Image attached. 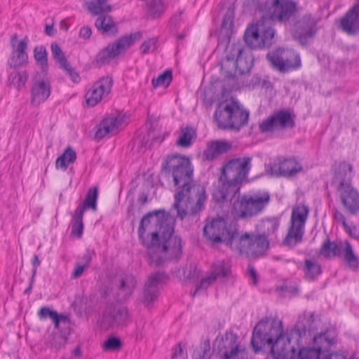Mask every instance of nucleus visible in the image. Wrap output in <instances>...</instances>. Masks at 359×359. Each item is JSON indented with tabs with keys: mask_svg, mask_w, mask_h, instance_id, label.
Returning <instances> with one entry per match:
<instances>
[{
	"mask_svg": "<svg viewBox=\"0 0 359 359\" xmlns=\"http://www.w3.org/2000/svg\"><path fill=\"white\" fill-rule=\"evenodd\" d=\"M252 158L244 156L225 162L219 177V186L213 191L217 202L231 201L240 193L251 169ZM271 195L267 191H257L238 195L232 204L231 214L236 219H250L262 214L269 206Z\"/></svg>",
	"mask_w": 359,
	"mask_h": 359,
	"instance_id": "1",
	"label": "nucleus"
},
{
	"mask_svg": "<svg viewBox=\"0 0 359 359\" xmlns=\"http://www.w3.org/2000/svg\"><path fill=\"white\" fill-rule=\"evenodd\" d=\"M174 219L164 210L148 212L138 228L141 243L147 248L150 265L160 266L167 260L178 259L182 252V241L174 236Z\"/></svg>",
	"mask_w": 359,
	"mask_h": 359,
	"instance_id": "2",
	"label": "nucleus"
},
{
	"mask_svg": "<svg viewBox=\"0 0 359 359\" xmlns=\"http://www.w3.org/2000/svg\"><path fill=\"white\" fill-rule=\"evenodd\" d=\"M306 331V326L300 322L284 332L282 321L262 320L254 328L251 345L256 353L266 344L270 345L273 359H294L297 348Z\"/></svg>",
	"mask_w": 359,
	"mask_h": 359,
	"instance_id": "3",
	"label": "nucleus"
},
{
	"mask_svg": "<svg viewBox=\"0 0 359 359\" xmlns=\"http://www.w3.org/2000/svg\"><path fill=\"white\" fill-rule=\"evenodd\" d=\"M253 66V58L250 50L242 42L231 43L226 46L225 57L221 62V70L226 77L233 78L236 73H248Z\"/></svg>",
	"mask_w": 359,
	"mask_h": 359,
	"instance_id": "4",
	"label": "nucleus"
},
{
	"mask_svg": "<svg viewBox=\"0 0 359 359\" xmlns=\"http://www.w3.org/2000/svg\"><path fill=\"white\" fill-rule=\"evenodd\" d=\"M206 198L205 187L194 183L176 191L173 208L177 210V216L183 219L187 215H194L201 211Z\"/></svg>",
	"mask_w": 359,
	"mask_h": 359,
	"instance_id": "5",
	"label": "nucleus"
},
{
	"mask_svg": "<svg viewBox=\"0 0 359 359\" xmlns=\"http://www.w3.org/2000/svg\"><path fill=\"white\" fill-rule=\"evenodd\" d=\"M249 112L235 100L220 102L214 113V120L223 130L238 131L247 125Z\"/></svg>",
	"mask_w": 359,
	"mask_h": 359,
	"instance_id": "6",
	"label": "nucleus"
},
{
	"mask_svg": "<svg viewBox=\"0 0 359 359\" xmlns=\"http://www.w3.org/2000/svg\"><path fill=\"white\" fill-rule=\"evenodd\" d=\"M161 171L168 180L172 179L177 190L194 184L193 168L188 158L178 154L168 156L162 163Z\"/></svg>",
	"mask_w": 359,
	"mask_h": 359,
	"instance_id": "7",
	"label": "nucleus"
},
{
	"mask_svg": "<svg viewBox=\"0 0 359 359\" xmlns=\"http://www.w3.org/2000/svg\"><path fill=\"white\" fill-rule=\"evenodd\" d=\"M269 249V239L264 235L245 233L238 234L233 250L250 258L264 256Z\"/></svg>",
	"mask_w": 359,
	"mask_h": 359,
	"instance_id": "8",
	"label": "nucleus"
},
{
	"mask_svg": "<svg viewBox=\"0 0 359 359\" xmlns=\"http://www.w3.org/2000/svg\"><path fill=\"white\" fill-rule=\"evenodd\" d=\"M203 234L212 245L224 243L233 250L238 232L232 226L227 227L224 219L218 218L213 219L210 223L205 224Z\"/></svg>",
	"mask_w": 359,
	"mask_h": 359,
	"instance_id": "9",
	"label": "nucleus"
},
{
	"mask_svg": "<svg viewBox=\"0 0 359 359\" xmlns=\"http://www.w3.org/2000/svg\"><path fill=\"white\" fill-rule=\"evenodd\" d=\"M270 21L259 20L257 25L248 27L244 34L246 44L251 48H269L275 42L276 31Z\"/></svg>",
	"mask_w": 359,
	"mask_h": 359,
	"instance_id": "10",
	"label": "nucleus"
},
{
	"mask_svg": "<svg viewBox=\"0 0 359 359\" xmlns=\"http://www.w3.org/2000/svg\"><path fill=\"white\" fill-rule=\"evenodd\" d=\"M308 214L309 208L304 205H298L293 208L291 214L290 226L283 240L285 245L293 248L302 242Z\"/></svg>",
	"mask_w": 359,
	"mask_h": 359,
	"instance_id": "11",
	"label": "nucleus"
},
{
	"mask_svg": "<svg viewBox=\"0 0 359 359\" xmlns=\"http://www.w3.org/2000/svg\"><path fill=\"white\" fill-rule=\"evenodd\" d=\"M297 9V4L293 1L273 0L266 11L262 8L260 12L264 21L285 24L295 14Z\"/></svg>",
	"mask_w": 359,
	"mask_h": 359,
	"instance_id": "12",
	"label": "nucleus"
},
{
	"mask_svg": "<svg viewBox=\"0 0 359 359\" xmlns=\"http://www.w3.org/2000/svg\"><path fill=\"white\" fill-rule=\"evenodd\" d=\"M141 36L142 34L140 32H135L129 35H125L115 42L109 44L97 55V63L100 65L109 63L111 60L125 51Z\"/></svg>",
	"mask_w": 359,
	"mask_h": 359,
	"instance_id": "13",
	"label": "nucleus"
},
{
	"mask_svg": "<svg viewBox=\"0 0 359 359\" xmlns=\"http://www.w3.org/2000/svg\"><path fill=\"white\" fill-rule=\"evenodd\" d=\"M294 126V119L291 113L287 109H280L274 111L267 118L263 120L259 124V130L262 133H268L292 129Z\"/></svg>",
	"mask_w": 359,
	"mask_h": 359,
	"instance_id": "14",
	"label": "nucleus"
},
{
	"mask_svg": "<svg viewBox=\"0 0 359 359\" xmlns=\"http://www.w3.org/2000/svg\"><path fill=\"white\" fill-rule=\"evenodd\" d=\"M168 276L163 271H156L149 276L144 283L142 294V302L148 306L155 302L159 294L161 287L165 283Z\"/></svg>",
	"mask_w": 359,
	"mask_h": 359,
	"instance_id": "15",
	"label": "nucleus"
},
{
	"mask_svg": "<svg viewBox=\"0 0 359 359\" xmlns=\"http://www.w3.org/2000/svg\"><path fill=\"white\" fill-rule=\"evenodd\" d=\"M332 171L331 184L337 191L353 186L354 168L352 164L346 161H341L332 166Z\"/></svg>",
	"mask_w": 359,
	"mask_h": 359,
	"instance_id": "16",
	"label": "nucleus"
},
{
	"mask_svg": "<svg viewBox=\"0 0 359 359\" xmlns=\"http://www.w3.org/2000/svg\"><path fill=\"white\" fill-rule=\"evenodd\" d=\"M317 21L310 14L302 16L293 26V35L304 46L317 32Z\"/></svg>",
	"mask_w": 359,
	"mask_h": 359,
	"instance_id": "17",
	"label": "nucleus"
},
{
	"mask_svg": "<svg viewBox=\"0 0 359 359\" xmlns=\"http://www.w3.org/2000/svg\"><path fill=\"white\" fill-rule=\"evenodd\" d=\"M50 95V84L48 80L39 79L34 76L32 79L31 88V103L34 106H39L45 102Z\"/></svg>",
	"mask_w": 359,
	"mask_h": 359,
	"instance_id": "18",
	"label": "nucleus"
},
{
	"mask_svg": "<svg viewBox=\"0 0 359 359\" xmlns=\"http://www.w3.org/2000/svg\"><path fill=\"white\" fill-rule=\"evenodd\" d=\"M302 170V165L294 158H287L274 163L271 167V173L275 176L291 177Z\"/></svg>",
	"mask_w": 359,
	"mask_h": 359,
	"instance_id": "19",
	"label": "nucleus"
},
{
	"mask_svg": "<svg viewBox=\"0 0 359 359\" xmlns=\"http://www.w3.org/2000/svg\"><path fill=\"white\" fill-rule=\"evenodd\" d=\"M346 212L351 215L359 212V191L352 187L337 191Z\"/></svg>",
	"mask_w": 359,
	"mask_h": 359,
	"instance_id": "20",
	"label": "nucleus"
},
{
	"mask_svg": "<svg viewBox=\"0 0 359 359\" xmlns=\"http://www.w3.org/2000/svg\"><path fill=\"white\" fill-rule=\"evenodd\" d=\"M339 27L349 35L359 32V2L353 5L341 18Z\"/></svg>",
	"mask_w": 359,
	"mask_h": 359,
	"instance_id": "21",
	"label": "nucleus"
},
{
	"mask_svg": "<svg viewBox=\"0 0 359 359\" xmlns=\"http://www.w3.org/2000/svg\"><path fill=\"white\" fill-rule=\"evenodd\" d=\"M238 337L233 332H226L225 336L218 342L219 351H223L224 359H240L238 356ZM243 359V358H241Z\"/></svg>",
	"mask_w": 359,
	"mask_h": 359,
	"instance_id": "22",
	"label": "nucleus"
},
{
	"mask_svg": "<svg viewBox=\"0 0 359 359\" xmlns=\"http://www.w3.org/2000/svg\"><path fill=\"white\" fill-rule=\"evenodd\" d=\"M232 148L231 142L226 140H215L208 143L203 156L208 161L217 159L219 156L227 153Z\"/></svg>",
	"mask_w": 359,
	"mask_h": 359,
	"instance_id": "23",
	"label": "nucleus"
},
{
	"mask_svg": "<svg viewBox=\"0 0 359 359\" xmlns=\"http://www.w3.org/2000/svg\"><path fill=\"white\" fill-rule=\"evenodd\" d=\"M336 343L337 334L334 330H327L313 337V347L321 354L327 352L331 346Z\"/></svg>",
	"mask_w": 359,
	"mask_h": 359,
	"instance_id": "24",
	"label": "nucleus"
},
{
	"mask_svg": "<svg viewBox=\"0 0 359 359\" xmlns=\"http://www.w3.org/2000/svg\"><path fill=\"white\" fill-rule=\"evenodd\" d=\"M27 48V41L20 40L17 46L13 48L12 55L8 60V65L12 68L25 66L28 62V55L25 52Z\"/></svg>",
	"mask_w": 359,
	"mask_h": 359,
	"instance_id": "25",
	"label": "nucleus"
},
{
	"mask_svg": "<svg viewBox=\"0 0 359 359\" xmlns=\"http://www.w3.org/2000/svg\"><path fill=\"white\" fill-rule=\"evenodd\" d=\"M137 281L132 274H124L119 279L118 294L121 300L129 298L133 292Z\"/></svg>",
	"mask_w": 359,
	"mask_h": 359,
	"instance_id": "26",
	"label": "nucleus"
},
{
	"mask_svg": "<svg viewBox=\"0 0 359 359\" xmlns=\"http://www.w3.org/2000/svg\"><path fill=\"white\" fill-rule=\"evenodd\" d=\"M301 66L299 55L292 49H285L283 63L279 65L280 72H287Z\"/></svg>",
	"mask_w": 359,
	"mask_h": 359,
	"instance_id": "27",
	"label": "nucleus"
},
{
	"mask_svg": "<svg viewBox=\"0 0 359 359\" xmlns=\"http://www.w3.org/2000/svg\"><path fill=\"white\" fill-rule=\"evenodd\" d=\"M95 26L102 34L114 35L118 32L116 25L111 16L108 15L99 16L95 20Z\"/></svg>",
	"mask_w": 359,
	"mask_h": 359,
	"instance_id": "28",
	"label": "nucleus"
},
{
	"mask_svg": "<svg viewBox=\"0 0 359 359\" xmlns=\"http://www.w3.org/2000/svg\"><path fill=\"white\" fill-rule=\"evenodd\" d=\"M104 318L111 325H121L128 320V311L126 307L114 308L108 314H105Z\"/></svg>",
	"mask_w": 359,
	"mask_h": 359,
	"instance_id": "29",
	"label": "nucleus"
},
{
	"mask_svg": "<svg viewBox=\"0 0 359 359\" xmlns=\"http://www.w3.org/2000/svg\"><path fill=\"white\" fill-rule=\"evenodd\" d=\"M196 137V133L193 128L189 126L182 128L176 144L180 147L187 148L193 144Z\"/></svg>",
	"mask_w": 359,
	"mask_h": 359,
	"instance_id": "30",
	"label": "nucleus"
},
{
	"mask_svg": "<svg viewBox=\"0 0 359 359\" xmlns=\"http://www.w3.org/2000/svg\"><path fill=\"white\" fill-rule=\"evenodd\" d=\"M343 243L339 244L335 242H330L327 239L322 245L320 254L326 258L340 256L342 254Z\"/></svg>",
	"mask_w": 359,
	"mask_h": 359,
	"instance_id": "31",
	"label": "nucleus"
},
{
	"mask_svg": "<svg viewBox=\"0 0 359 359\" xmlns=\"http://www.w3.org/2000/svg\"><path fill=\"white\" fill-rule=\"evenodd\" d=\"M98 197V189L97 187H93L88 189L84 201L79 204L76 209L84 213L86 209L90 208L93 210H97V200Z\"/></svg>",
	"mask_w": 359,
	"mask_h": 359,
	"instance_id": "32",
	"label": "nucleus"
},
{
	"mask_svg": "<svg viewBox=\"0 0 359 359\" xmlns=\"http://www.w3.org/2000/svg\"><path fill=\"white\" fill-rule=\"evenodd\" d=\"M76 159V151L70 146H68L62 154L56 159L55 167L57 169L65 170L67 168L68 164L74 163Z\"/></svg>",
	"mask_w": 359,
	"mask_h": 359,
	"instance_id": "33",
	"label": "nucleus"
},
{
	"mask_svg": "<svg viewBox=\"0 0 359 359\" xmlns=\"http://www.w3.org/2000/svg\"><path fill=\"white\" fill-rule=\"evenodd\" d=\"M302 269L304 273V278L309 281L313 280L322 272L320 265L318 262L309 259H305Z\"/></svg>",
	"mask_w": 359,
	"mask_h": 359,
	"instance_id": "34",
	"label": "nucleus"
},
{
	"mask_svg": "<svg viewBox=\"0 0 359 359\" xmlns=\"http://www.w3.org/2000/svg\"><path fill=\"white\" fill-rule=\"evenodd\" d=\"M107 1L108 0H92L86 3L87 9L93 15L110 12L111 6Z\"/></svg>",
	"mask_w": 359,
	"mask_h": 359,
	"instance_id": "35",
	"label": "nucleus"
},
{
	"mask_svg": "<svg viewBox=\"0 0 359 359\" xmlns=\"http://www.w3.org/2000/svg\"><path fill=\"white\" fill-rule=\"evenodd\" d=\"M279 221L276 218H266L262 219L260 224L262 232L259 235H264L269 239V237L274 235L279 227Z\"/></svg>",
	"mask_w": 359,
	"mask_h": 359,
	"instance_id": "36",
	"label": "nucleus"
},
{
	"mask_svg": "<svg viewBox=\"0 0 359 359\" xmlns=\"http://www.w3.org/2000/svg\"><path fill=\"white\" fill-rule=\"evenodd\" d=\"M50 49L53 59L60 65V67L66 72H71L72 67L67 60V58L59 45L53 43L51 44Z\"/></svg>",
	"mask_w": 359,
	"mask_h": 359,
	"instance_id": "37",
	"label": "nucleus"
},
{
	"mask_svg": "<svg viewBox=\"0 0 359 359\" xmlns=\"http://www.w3.org/2000/svg\"><path fill=\"white\" fill-rule=\"evenodd\" d=\"M285 48H278L275 50L269 51L266 54V59L271 63L272 67L280 72L279 65L283 63L285 57Z\"/></svg>",
	"mask_w": 359,
	"mask_h": 359,
	"instance_id": "38",
	"label": "nucleus"
},
{
	"mask_svg": "<svg viewBox=\"0 0 359 359\" xmlns=\"http://www.w3.org/2000/svg\"><path fill=\"white\" fill-rule=\"evenodd\" d=\"M230 272L229 264L224 260H218L212 264L209 273L214 276L217 280L218 277H226Z\"/></svg>",
	"mask_w": 359,
	"mask_h": 359,
	"instance_id": "39",
	"label": "nucleus"
},
{
	"mask_svg": "<svg viewBox=\"0 0 359 359\" xmlns=\"http://www.w3.org/2000/svg\"><path fill=\"white\" fill-rule=\"evenodd\" d=\"M34 57L40 65L43 72L48 69V53L43 46H36L34 49Z\"/></svg>",
	"mask_w": 359,
	"mask_h": 359,
	"instance_id": "40",
	"label": "nucleus"
},
{
	"mask_svg": "<svg viewBox=\"0 0 359 359\" xmlns=\"http://www.w3.org/2000/svg\"><path fill=\"white\" fill-rule=\"evenodd\" d=\"M83 212L81 210H75L72 219V234L80 238L83 234Z\"/></svg>",
	"mask_w": 359,
	"mask_h": 359,
	"instance_id": "41",
	"label": "nucleus"
},
{
	"mask_svg": "<svg viewBox=\"0 0 359 359\" xmlns=\"http://www.w3.org/2000/svg\"><path fill=\"white\" fill-rule=\"evenodd\" d=\"M112 135L116 134L124 121V117L121 115H109L104 118Z\"/></svg>",
	"mask_w": 359,
	"mask_h": 359,
	"instance_id": "42",
	"label": "nucleus"
},
{
	"mask_svg": "<svg viewBox=\"0 0 359 359\" xmlns=\"http://www.w3.org/2000/svg\"><path fill=\"white\" fill-rule=\"evenodd\" d=\"M344 245L345 247H343L342 250V252H344V260L351 267L354 269L358 268L359 259L354 254L351 245L348 241H346Z\"/></svg>",
	"mask_w": 359,
	"mask_h": 359,
	"instance_id": "43",
	"label": "nucleus"
},
{
	"mask_svg": "<svg viewBox=\"0 0 359 359\" xmlns=\"http://www.w3.org/2000/svg\"><path fill=\"white\" fill-rule=\"evenodd\" d=\"M165 9L164 0H151L148 4V13L154 18L160 17Z\"/></svg>",
	"mask_w": 359,
	"mask_h": 359,
	"instance_id": "44",
	"label": "nucleus"
},
{
	"mask_svg": "<svg viewBox=\"0 0 359 359\" xmlns=\"http://www.w3.org/2000/svg\"><path fill=\"white\" fill-rule=\"evenodd\" d=\"M113 85V79L111 77L107 76H103L100 80L94 83L93 87L95 89H98V90L104 95V96L107 95L111 90V87Z\"/></svg>",
	"mask_w": 359,
	"mask_h": 359,
	"instance_id": "45",
	"label": "nucleus"
},
{
	"mask_svg": "<svg viewBox=\"0 0 359 359\" xmlns=\"http://www.w3.org/2000/svg\"><path fill=\"white\" fill-rule=\"evenodd\" d=\"M8 79L12 85L17 88L23 87L28 79V74L26 71L14 72L10 74Z\"/></svg>",
	"mask_w": 359,
	"mask_h": 359,
	"instance_id": "46",
	"label": "nucleus"
},
{
	"mask_svg": "<svg viewBox=\"0 0 359 359\" xmlns=\"http://www.w3.org/2000/svg\"><path fill=\"white\" fill-rule=\"evenodd\" d=\"M172 81V71L170 69H165L162 74H159L158 77L154 78L151 83L154 88L166 86H168Z\"/></svg>",
	"mask_w": 359,
	"mask_h": 359,
	"instance_id": "47",
	"label": "nucleus"
},
{
	"mask_svg": "<svg viewBox=\"0 0 359 359\" xmlns=\"http://www.w3.org/2000/svg\"><path fill=\"white\" fill-rule=\"evenodd\" d=\"M98 89H95L94 87L92 88L87 92L86 95V102L88 105L90 107L95 106L104 97Z\"/></svg>",
	"mask_w": 359,
	"mask_h": 359,
	"instance_id": "48",
	"label": "nucleus"
},
{
	"mask_svg": "<svg viewBox=\"0 0 359 359\" xmlns=\"http://www.w3.org/2000/svg\"><path fill=\"white\" fill-rule=\"evenodd\" d=\"M233 19L234 9L231 7H229L223 18L222 23V29H226V34L230 33L232 30V27L233 26Z\"/></svg>",
	"mask_w": 359,
	"mask_h": 359,
	"instance_id": "49",
	"label": "nucleus"
},
{
	"mask_svg": "<svg viewBox=\"0 0 359 359\" xmlns=\"http://www.w3.org/2000/svg\"><path fill=\"white\" fill-rule=\"evenodd\" d=\"M320 354L314 347L302 348L299 350L297 359H320Z\"/></svg>",
	"mask_w": 359,
	"mask_h": 359,
	"instance_id": "50",
	"label": "nucleus"
},
{
	"mask_svg": "<svg viewBox=\"0 0 359 359\" xmlns=\"http://www.w3.org/2000/svg\"><path fill=\"white\" fill-rule=\"evenodd\" d=\"M38 316L41 320H44L48 318H50L53 323H57L58 313L56 311L50 310L47 306L41 307L38 311Z\"/></svg>",
	"mask_w": 359,
	"mask_h": 359,
	"instance_id": "51",
	"label": "nucleus"
},
{
	"mask_svg": "<svg viewBox=\"0 0 359 359\" xmlns=\"http://www.w3.org/2000/svg\"><path fill=\"white\" fill-rule=\"evenodd\" d=\"M121 347V340L115 337H109L102 344V348L105 351L119 350Z\"/></svg>",
	"mask_w": 359,
	"mask_h": 359,
	"instance_id": "52",
	"label": "nucleus"
},
{
	"mask_svg": "<svg viewBox=\"0 0 359 359\" xmlns=\"http://www.w3.org/2000/svg\"><path fill=\"white\" fill-rule=\"evenodd\" d=\"M215 276L208 273L207 276L201 279L192 295L195 296L201 290H205L210 285L215 282Z\"/></svg>",
	"mask_w": 359,
	"mask_h": 359,
	"instance_id": "53",
	"label": "nucleus"
},
{
	"mask_svg": "<svg viewBox=\"0 0 359 359\" xmlns=\"http://www.w3.org/2000/svg\"><path fill=\"white\" fill-rule=\"evenodd\" d=\"M108 135H112V134L111 133L110 130L109 129L104 119L103 118L97 126V130L95 133V137L97 140H101Z\"/></svg>",
	"mask_w": 359,
	"mask_h": 359,
	"instance_id": "54",
	"label": "nucleus"
},
{
	"mask_svg": "<svg viewBox=\"0 0 359 359\" xmlns=\"http://www.w3.org/2000/svg\"><path fill=\"white\" fill-rule=\"evenodd\" d=\"M156 42L157 39L156 38H151L147 41H144L140 48L142 53L147 54L149 52L155 50L156 48Z\"/></svg>",
	"mask_w": 359,
	"mask_h": 359,
	"instance_id": "55",
	"label": "nucleus"
},
{
	"mask_svg": "<svg viewBox=\"0 0 359 359\" xmlns=\"http://www.w3.org/2000/svg\"><path fill=\"white\" fill-rule=\"evenodd\" d=\"M277 290H280L283 292V296H294L298 292L299 289L296 285H288L287 283L283 284L280 287L277 288Z\"/></svg>",
	"mask_w": 359,
	"mask_h": 359,
	"instance_id": "56",
	"label": "nucleus"
},
{
	"mask_svg": "<svg viewBox=\"0 0 359 359\" xmlns=\"http://www.w3.org/2000/svg\"><path fill=\"white\" fill-rule=\"evenodd\" d=\"M172 359H187V353L181 345V343L177 344L172 348Z\"/></svg>",
	"mask_w": 359,
	"mask_h": 359,
	"instance_id": "57",
	"label": "nucleus"
},
{
	"mask_svg": "<svg viewBox=\"0 0 359 359\" xmlns=\"http://www.w3.org/2000/svg\"><path fill=\"white\" fill-rule=\"evenodd\" d=\"M86 265H83L82 264L76 263L74 266V268L72 272L71 278L73 279H76L79 277H81L85 271L86 269Z\"/></svg>",
	"mask_w": 359,
	"mask_h": 359,
	"instance_id": "58",
	"label": "nucleus"
},
{
	"mask_svg": "<svg viewBox=\"0 0 359 359\" xmlns=\"http://www.w3.org/2000/svg\"><path fill=\"white\" fill-rule=\"evenodd\" d=\"M332 211H333L334 219L337 222H341L342 224V225L344 226V227L347 229L348 224L346 223V219L344 215L341 212L338 210L337 208L333 209Z\"/></svg>",
	"mask_w": 359,
	"mask_h": 359,
	"instance_id": "59",
	"label": "nucleus"
},
{
	"mask_svg": "<svg viewBox=\"0 0 359 359\" xmlns=\"http://www.w3.org/2000/svg\"><path fill=\"white\" fill-rule=\"evenodd\" d=\"M91 34H92V30L90 27L84 26L80 29L79 37L84 39H90Z\"/></svg>",
	"mask_w": 359,
	"mask_h": 359,
	"instance_id": "60",
	"label": "nucleus"
},
{
	"mask_svg": "<svg viewBox=\"0 0 359 359\" xmlns=\"http://www.w3.org/2000/svg\"><path fill=\"white\" fill-rule=\"evenodd\" d=\"M95 255L94 251L91 250H86V252L83 254L82 257V260L84 262L83 264V265H86V267L88 268L91 262L93 255Z\"/></svg>",
	"mask_w": 359,
	"mask_h": 359,
	"instance_id": "61",
	"label": "nucleus"
},
{
	"mask_svg": "<svg viewBox=\"0 0 359 359\" xmlns=\"http://www.w3.org/2000/svg\"><path fill=\"white\" fill-rule=\"evenodd\" d=\"M32 263L33 265V268L32 270V276H36L37 267L41 264V261L39 260V258L38 255H35L33 257V259L32 260Z\"/></svg>",
	"mask_w": 359,
	"mask_h": 359,
	"instance_id": "62",
	"label": "nucleus"
},
{
	"mask_svg": "<svg viewBox=\"0 0 359 359\" xmlns=\"http://www.w3.org/2000/svg\"><path fill=\"white\" fill-rule=\"evenodd\" d=\"M247 271H248V274L249 275V276L253 280V283L255 285H256L257 283V272H256V270L255 269L254 266L251 264H249L248 266Z\"/></svg>",
	"mask_w": 359,
	"mask_h": 359,
	"instance_id": "63",
	"label": "nucleus"
},
{
	"mask_svg": "<svg viewBox=\"0 0 359 359\" xmlns=\"http://www.w3.org/2000/svg\"><path fill=\"white\" fill-rule=\"evenodd\" d=\"M322 359H347L342 353L334 352L325 355Z\"/></svg>",
	"mask_w": 359,
	"mask_h": 359,
	"instance_id": "64",
	"label": "nucleus"
}]
</instances>
